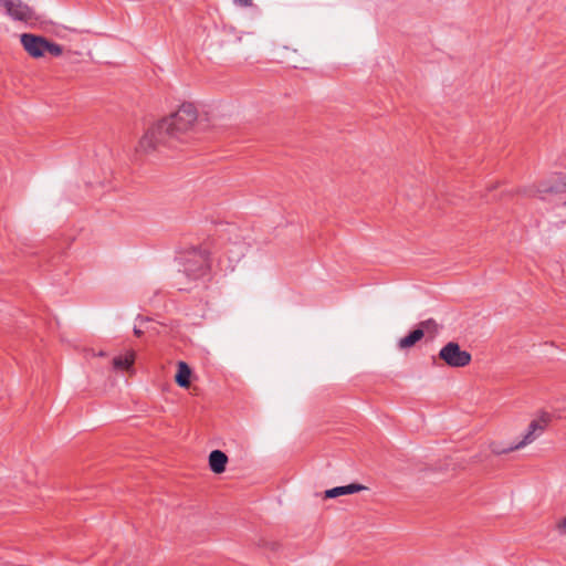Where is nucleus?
Returning <instances> with one entry per match:
<instances>
[{"label":"nucleus","mask_w":566,"mask_h":566,"mask_svg":"<svg viewBox=\"0 0 566 566\" xmlns=\"http://www.w3.org/2000/svg\"><path fill=\"white\" fill-rule=\"evenodd\" d=\"M197 108L191 103H184L176 112L149 127L138 144V150L148 153L159 146L176 147L187 143L198 127Z\"/></svg>","instance_id":"obj_1"},{"label":"nucleus","mask_w":566,"mask_h":566,"mask_svg":"<svg viewBox=\"0 0 566 566\" xmlns=\"http://www.w3.org/2000/svg\"><path fill=\"white\" fill-rule=\"evenodd\" d=\"M181 272L190 280L197 281L208 275L210 270L209 251L203 247H191L179 254Z\"/></svg>","instance_id":"obj_2"},{"label":"nucleus","mask_w":566,"mask_h":566,"mask_svg":"<svg viewBox=\"0 0 566 566\" xmlns=\"http://www.w3.org/2000/svg\"><path fill=\"white\" fill-rule=\"evenodd\" d=\"M542 200L565 203L566 202V175L558 174L538 184L534 190Z\"/></svg>","instance_id":"obj_3"},{"label":"nucleus","mask_w":566,"mask_h":566,"mask_svg":"<svg viewBox=\"0 0 566 566\" xmlns=\"http://www.w3.org/2000/svg\"><path fill=\"white\" fill-rule=\"evenodd\" d=\"M439 358L453 368L465 367L471 361V354L462 350L455 342H449L439 352Z\"/></svg>","instance_id":"obj_4"},{"label":"nucleus","mask_w":566,"mask_h":566,"mask_svg":"<svg viewBox=\"0 0 566 566\" xmlns=\"http://www.w3.org/2000/svg\"><path fill=\"white\" fill-rule=\"evenodd\" d=\"M0 6L13 20L30 22L35 18L34 11L22 0H0Z\"/></svg>","instance_id":"obj_5"},{"label":"nucleus","mask_w":566,"mask_h":566,"mask_svg":"<svg viewBox=\"0 0 566 566\" xmlns=\"http://www.w3.org/2000/svg\"><path fill=\"white\" fill-rule=\"evenodd\" d=\"M549 421L548 415H543L538 419H534L528 424L526 433L523 436L522 440L512 446V449H522L532 442H534L538 437L543 434L545 431L547 423Z\"/></svg>","instance_id":"obj_6"},{"label":"nucleus","mask_w":566,"mask_h":566,"mask_svg":"<svg viewBox=\"0 0 566 566\" xmlns=\"http://www.w3.org/2000/svg\"><path fill=\"white\" fill-rule=\"evenodd\" d=\"M20 41L23 49L30 56L34 59L44 56L46 42L45 38L32 33H23L20 36Z\"/></svg>","instance_id":"obj_7"},{"label":"nucleus","mask_w":566,"mask_h":566,"mask_svg":"<svg viewBox=\"0 0 566 566\" xmlns=\"http://www.w3.org/2000/svg\"><path fill=\"white\" fill-rule=\"evenodd\" d=\"M434 324L433 319H427L420 323V327L410 332L407 336L402 337L398 342L399 349H408L416 345L424 336V327Z\"/></svg>","instance_id":"obj_8"},{"label":"nucleus","mask_w":566,"mask_h":566,"mask_svg":"<svg viewBox=\"0 0 566 566\" xmlns=\"http://www.w3.org/2000/svg\"><path fill=\"white\" fill-rule=\"evenodd\" d=\"M366 486L358 483H352L344 486H336L325 491V497L334 499L342 495L354 494L365 490Z\"/></svg>","instance_id":"obj_9"},{"label":"nucleus","mask_w":566,"mask_h":566,"mask_svg":"<svg viewBox=\"0 0 566 566\" xmlns=\"http://www.w3.org/2000/svg\"><path fill=\"white\" fill-rule=\"evenodd\" d=\"M228 463V457L224 452L220 450H213L209 454V465L212 472L220 474L226 471V465Z\"/></svg>","instance_id":"obj_10"},{"label":"nucleus","mask_w":566,"mask_h":566,"mask_svg":"<svg viewBox=\"0 0 566 566\" xmlns=\"http://www.w3.org/2000/svg\"><path fill=\"white\" fill-rule=\"evenodd\" d=\"M191 369L185 361L178 363V370L175 380L178 386L188 388L190 386Z\"/></svg>","instance_id":"obj_11"},{"label":"nucleus","mask_w":566,"mask_h":566,"mask_svg":"<svg viewBox=\"0 0 566 566\" xmlns=\"http://www.w3.org/2000/svg\"><path fill=\"white\" fill-rule=\"evenodd\" d=\"M134 361H135V353L127 352L123 356L114 357L113 367L115 369H119V370H128L129 368H132Z\"/></svg>","instance_id":"obj_12"},{"label":"nucleus","mask_w":566,"mask_h":566,"mask_svg":"<svg viewBox=\"0 0 566 566\" xmlns=\"http://www.w3.org/2000/svg\"><path fill=\"white\" fill-rule=\"evenodd\" d=\"M45 53L51 54L52 56H60L63 53V48L54 42L46 40L45 42Z\"/></svg>","instance_id":"obj_13"},{"label":"nucleus","mask_w":566,"mask_h":566,"mask_svg":"<svg viewBox=\"0 0 566 566\" xmlns=\"http://www.w3.org/2000/svg\"><path fill=\"white\" fill-rule=\"evenodd\" d=\"M490 449H491L492 453L497 454V455L509 453V452L516 450V449H512V446H510L507 448H501L500 444H497V443H492L490 446Z\"/></svg>","instance_id":"obj_14"},{"label":"nucleus","mask_w":566,"mask_h":566,"mask_svg":"<svg viewBox=\"0 0 566 566\" xmlns=\"http://www.w3.org/2000/svg\"><path fill=\"white\" fill-rule=\"evenodd\" d=\"M237 7L248 8L253 6V0H233Z\"/></svg>","instance_id":"obj_15"},{"label":"nucleus","mask_w":566,"mask_h":566,"mask_svg":"<svg viewBox=\"0 0 566 566\" xmlns=\"http://www.w3.org/2000/svg\"><path fill=\"white\" fill-rule=\"evenodd\" d=\"M558 528L560 533L566 535V517L559 523Z\"/></svg>","instance_id":"obj_16"},{"label":"nucleus","mask_w":566,"mask_h":566,"mask_svg":"<svg viewBox=\"0 0 566 566\" xmlns=\"http://www.w3.org/2000/svg\"><path fill=\"white\" fill-rule=\"evenodd\" d=\"M134 333H135L136 335H138V336H139V335L142 334V331H139V329L135 328V329H134Z\"/></svg>","instance_id":"obj_17"}]
</instances>
